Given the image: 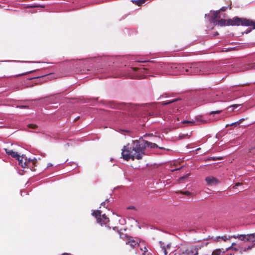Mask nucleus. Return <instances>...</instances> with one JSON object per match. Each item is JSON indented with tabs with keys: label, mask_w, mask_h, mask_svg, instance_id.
I'll use <instances>...</instances> for the list:
<instances>
[{
	"label": "nucleus",
	"mask_w": 255,
	"mask_h": 255,
	"mask_svg": "<svg viewBox=\"0 0 255 255\" xmlns=\"http://www.w3.org/2000/svg\"><path fill=\"white\" fill-rule=\"evenodd\" d=\"M4 150L7 155H10L13 158H14L16 159L17 158H19L20 155L17 152L14 151L13 150L8 148H4Z\"/></svg>",
	"instance_id": "1a4fd4ad"
},
{
	"label": "nucleus",
	"mask_w": 255,
	"mask_h": 255,
	"mask_svg": "<svg viewBox=\"0 0 255 255\" xmlns=\"http://www.w3.org/2000/svg\"><path fill=\"white\" fill-rule=\"evenodd\" d=\"M252 26V29H255V21L251 19L240 18L235 16L232 19H227V26Z\"/></svg>",
	"instance_id": "f03ea898"
},
{
	"label": "nucleus",
	"mask_w": 255,
	"mask_h": 255,
	"mask_svg": "<svg viewBox=\"0 0 255 255\" xmlns=\"http://www.w3.org/2000/svg\"><path fill=\"white\" fill-rule=\"evenodd\" d=\"M222 110H218L215 111H212L210 113V115H214V114H218L222 113Z\"/></svg>",
	"instance_id": "412c9836"
},
{
	"label": "nucleus",
	"mask_w": 255,
	"mask_h": 255,
	"mask_svg": "<svg viewBox=\"0 0 255 255\" xmlns=\"http://www.w3.org/2000/svg\"><path fill=\"white\" fill-rule=\"evenodd\" d=\"M212 159L213 160H215L216 159L215 158H214V157H212Z\"/></svg>",
	"instance_id": "4c0bfd02"
},
{
	"label": "nucleus",
	"mask_w": 255,
	"mask_h": 255,
	"mask_svg": "<svg viewBox=\"0 0 255 255\" xmlns=\"http://www.w3.org/2000/svg\"><path fill=\"white\" fill-rule=\"evenodd\" d=\"M214 24L215 25H219L220 26H227V20L225 19L217 20L215 23Z\"/></svg>",
	"instance_id": "4468645a"
},
{
	"label": "nucleus",
	"mask_w": 255,
	"mask_h": 255,
	"mask_svg": "<svg viewBox=\"0 0 255 255\" xmlns=\"http://www.w3.org/2000/svg\"><path fill=\"white\" fill-rule=\"evenodd\" d=\"M247 236H248V235L238 234L237 235L232 236V237L234 238L235 239H238L240 241H243L244 243H243L244 244V243H245L246 242H247Z\"/></svg>",
	"instance_id": "ddd939ff"
},
{
	"label": "nucleus",
	"mask_w": 255,
	"mask_h": 255,
	"mask_svg": "<svg viewBox=\"0 0 255 255\" xmlns=\"http://www.w3.org/2000/svg\"><path fill=\"white\" fill-rule=\"evenodd\" d=\"M163 250H164V254H165V255H167V251H166V249H165V248H163Z\"/></svg>",
	"instance_id": "473e14b6"
},
{
	"label": "nucleus",
	"mask_w": 255,
	"mask_h": 255,
	"mask_svg": "<svg viewBox=\"0 0 255 255\" xmlns=\"http://www.w3.org/2000/svg\"><path fill=\"white\" fill-rule=\"evenodd\" d=\"M134 208L133 207H129V209H134Z\"/></svg>",
	"instance_id": "58836bf2"
},
{
	"label": "nucleus",
	"mask_w": 255,
	"mask_h": 255,
	"mask_svg": "<svg viewBox=\"0 0 255 255\" xmlns=\"http://www.w3.org/2000/svg\"><path fill=\"white\" fill-rule=\"evenodd\" d=\"M238 245V243H233L232 244V245L230 247L228 248L227 249V251H229V250H231L233 248H234L235 246H236L237 245Z\"/></svg>",
	"instance_id": "5701e85b"
},
{
	"label": "nucleus",
	"mask_w": 255,
	"mask_h": 255,
	"mask_svg": "<svg viewBox=\"0 0 255 255\" xmlns=\"http://www.w3.org/2000/svg\"><path fill=\"white\" fill-rule=\"evenodd\" d=\"M182 124H189L191 126L195 125H196L195 121H184L182 122Z\"/></svg>",
	"instance_id": "aec40b11"
},
{
	"label": "nucleus",
	"mask_w": 255,
	"mask_h": 255,
	"mask_svg": "<svg viewBox=\"0 0 255 255\" xmlns=\"http://www.w3.org/2000/svg\"><path fill=\"white\" fill-rule=\"evenodd\" d=\"M254 247V245L248 246L247 247H245V249H246V252L248 251L249 250H251Z\"/></svg>",
	"instance_id": "393cba45"
},
{
	"label": "nucleus",
	"mask_w": 255,
	"mask_h": 255,
	"mask_svg": "<svg viewBox=\"0 0 255 255\" xmlns=\"http://www.w3.org/2000/svg\"><path fill=\"white\" fill-rule=\"evenodd\" d=\"M146 0H135V4L138 6H140L143 4Z\"/></svg>",
	"instance_id": "f3484780"
},
{
	"label": "nucleus",
	"mask_w": 255,
	"mask_h": 255,
	"mask_svg": "<svg viewBox=\"0 0 255 255\" xmlns=\"http://www.w3.org/2000/svg\"><path fill=\"white\" fill-rule=\"evenodd\" d=\"M181 193L183 194V195H187V196H189V195H191V193L190 192H189V191L181 192Z\"/></svg>",
	"instance_id": "bb28decb"
},
{
	"label": "nucleus",
	"mask_w": 255,
	"mask_h": 255,
	"mask_svg": "<svg viewBox=\"0 0 255 255\" xmlns=\"http://www.w3.org/2000/svg\"><path fill=\"white\" fill-rule=\"evenodd\" d=\"M142 141V138L138 140H133L130 143L124 146L122 149V155L126 160L129 159H141L145 155L144 144Z\"/></svg>",
	"instance_id": "f257e3e1"
},
{
	"label": "nucleus",
	"mask_w": 255,
	"mask_h": 255,
	"mask_svg": "<svg viewBox=\"0 0 255 255\" xmlns=\"http://www.w3.org/2000/svg\"><path fill=\"white\" fill-rule=\"evenodd\" d=\"M142 141L144 142V150L145 151V149L146 147H149L151 148H159L160 149H163V147H159L156 143H152L146 140H145L142 138Z\"/></svg>",
	"instance_id": "6e6552de"
},
{
	"label": "nucleus",
	"mask_w": 255,
	"mask_h": 255,
	"mask_svg": "<svg viewBox=\"0 0 255 255\" xmlns=\"http://www.w3.org/2000/svg\"><path fill=\"white\" fill-rule=\"evenodd\" d=\"M144 252L142 254L143 255H145V253L147 252V249L145 247H144Z\"/></svg>",
	"instance_id": "7c9ffc66"
},
{
	"label": "nucleus",
	"mask_w": 255,
	"mask_h": 255,
	"mask_svg": "<svg viewBox=\"0 0 255 255\" xmlns=\"http://www.w3.org/2000/svg\"><path fill=\"white\" fill-rule=\"evenodd\" d=\"M203 67L202 63H193L184 65L183 68L188 75H196L202 72Z\"/></svg>",
	"instance_id": "7ed1b4c3"
},
{
	"label": "nucleus",
	"mask_w": 255,
	"mask_h": 255,
	"mask_svg": "<svg viewBox=\"0 0 255 255\" xmlns=\"http://www.w3.org/2000/svg\"><path fill=\"white\" fill-rule=\"evenodd\" d=\"M196 120L197 122H200L201 124H206L207 123V121L204 120L202 119L201 116L197 117Z\"/></svg>",
	"instance_id": "a211bd4d"
},
{
	"label": "nucleus",
	"mask_w": 255,
	"mask_h": 255,
	"mask_svg": "<svg viewBox=\"0 0 255 255\" xmlns=\"http://www.w3.org/2000/svg\"><path fill=\"white\" fill-rule=\"evenodd\" d=\"M101 211L100 210L95 211L92 215L94 216L97 219L98 223L100 224L101 225L108 224L110 222V220L107 217L105 214L101 216Z\"/></svg>",
	"instance_id": "39448f33"
},
{
	"label": "nucleus",
	"mask_w": 255,
	"mask_h": 255,
	"mask_svg": "<svg viewBox=\"0 0 255 255\" xmlns=\"http://www.w3.org/2000/svg\"><path fill=\"white\" fill-rule=\"evenodd\" d=\"M31 71H29V72H26L25 74H26V73H31Z\"/></svg>",
	"instance_id": "a19ab883"
},
{
	"label": "nucleus",
	"mask_w": 255,
	"mask_h": 255,
	"mask_svg": "<svg viewBox=\"0 0 255 255\" xmlns=\"http://www.w3.org/2000/svg\"><path fill=\"white\" fill-rule=\"evenodd\" d=\"M28 127L31 128L35 129L37 128V126L35 124H29Z\"/></svg>",
	"instance_id": "b1692460"
},
{
	"label": "nucleus",
	"mask_w": 255,
	"mask_h": 255,
	"mask_svg": "<svg viewBox=\"0 0 255 255\" xmlns=\"http://www.w3.org/2000/svg\"><path fill=\"white\" fill-rule=\"evenodd\" d=\"M120 238L126 242V245H129L133 249L139 246L138 239L135 240L132 237L126 234H121Z\"/></svg>",
	"instance_id": "20e7f679"
},
{
	"label": "nucleus",
	"mask_w": 255,
	"mask_h": 255,
	"mask_svg": "<svg viewBox=\"0 0 255 255\" xmlns=\"http://www.w3.org/2000/svg\"><path fill=\"white\" fill-rule=\"evenodd\" d=\"M24 157L23 156H19V158H17V160L18 161V164L20 165L22 168H25L26 166H29L31 164L34 166H36V163H37V161L36 160H29L27 161L26 159H24V161L23 160Z\"/></svg>",
	"instance_id": "423d86ee"
},
{
	"label": "nucleus",
	"mask_w": 255,
	"mask_h": 255,
	"mask_svg": "<svg viewBox=\"0 0 255 255\" xmlns=\"http://www.w3.org/2000/svg\"><path fill=\"white\" fill-rule=\"evenodd\" d=\"M238 124H239L238 122L233 123L230 125V126H237Z\"/></svg>",
	"instance_id": "c756f323"
},
{
	"label": "nucleus",
	"mask_w": 255,
	"mask_h": 255,
	"mask_svg": "<svg viewBox=\"0 0 255 255\" xmlns=\"http://www.w3.org/2000/svg\"><path fill=\"white\" fill-rule=\"evenodd\" d=\"M200 247L195 246L191 248L190 250L187 251L188 255H198V250Z\"/></svg>",
	"instance_id": "f8f14e48"
},
{
	"label": "nucleus",
	"mask_w": 255,
	"mask_h": 255,
	"mask_svg": "<svg viewBox=\"0 0 255 255\" xmlns=\"http://www.w3.org/2000/svg\"><path fill=\"white\" fill-rule=\"evenodd\" d=\"M178 100V99H174L173 100H170V101H166V102H163L162 103V105H166L174 103Z\"/></svg>",
	"instance_id": "6ab92c4d"
},
{
	"label": "nucleus",
	"mask_w": 255,
	"mask_h": 255,
	"mask_svg": "<svg viewBox=\"0 0 255 255\" xmlns=\"http://www.w3.org/2000/svg\"><path fill=\"white\" fill-rule=\"evenodd\" d=\"M222 251L220 249H216L212 253L211 255H221Z\"/></svg>",
	"instance_id": "dca6fc26"
},
{
	"label": "nucleus",
	"mask_w": 255,
	"mask_h": 255,
	"mask_svg": "<svg viewBox=\"0 0 255 255\" xmlns=\"http://www.w3.org/2000/svg\"><path fill=\"white\" fill-rule=\"evenodd\" d=\"M79 118V117L76 118V119H75V121L77 120Z\"/></svg>",
	"instance_id": "ea45409f"
},
{
	"label": "nucleus",
	"mask_w": 255,
	"mask_h": 255,
	"mask_svg": "<svg viewBox=\"0 0 255 255\" xmlns=\"http://www.w3.org/2000/svg\"><path fill=\"white\" fill-rule=\"evenodd\" d=\"M109 202V200L108 199H106L105 200V201H104L101 203V205L104 206V207H105L106 202Z\"/></svg>",
	"instance_id": "c85d7f7f"
},
{
	"label": "nucleus",
	"mask_w": 255,
	"mask_h": 255,
	"mask_svg": "<svg viewBox=\"0 0 255 255\" xmlns=\"http://www.w3.org/2000/svg\"><path fill=\"white\" fill-rule=\"evenodd\" d=\"M242 185V183H240V182H238V183H236L235 185L233 187V189H236L237 188L238 186H240Z\"/></svg>",
	"instance_id": "a878e982"
},
{
	"label": "nucleus",
	"mask_w": 255,
	"mask_h": 255,
	"mask_svg": "<svg viewBox=\"0 0 255 255\" xmlns=\"http://www.w3.org/2000/svg\"><path fill=\"white\" fill-rule=\"evenodd\" d=\"M180 168H177V169H173V170H172V171H175V170H179Z\"/></svg>",
	"instance_id": "c9c22d12"
},
{
	"label": "nucleus",
	"mask_w": 255,
	"mask_h": 255,
	"mask_svg": "<svg viewBox=\"0 0 255 255\" xmlns=\"http://www.w3.org/2000/svg\"><path fill=\"white\" fill-rule=\"evenodd\" d=\"M220 13V10H216L214 11L213 15L211 18V21L213 23H215V22L217 21L218 18H220V16L219 14Z\"/></svg>",
	"instance_id": "9b49d317"
},
{
	"label": "nucleus",
	"mask_w": 255,
	"mask_h": 255,
	"mask_svg": "<svg viewBox=\"0 0 255 255\" xmlns=\"http://www.w3.org/2000/svg\"><path fill=\"white\" fill-rule=\"evenodd\" d=\"M231 238H232V236L231 237L229 236V237L227 238V237L226 236H222L221 237H218V238H221L223 240H224V241H226L227 240L230 239Z\"/></svg>",
	"instance_id": "4be33fe9"
},
{
	"label": "nucleus",
	"mask_w": 255,
	"mask_h": 255,
	"mask_svg": "<svg viewBox=\"0 0 255 255\" xmlns=\"http://www.w3.org/2000/svg\"><path fill=\"white\" fill-rule=\"evenodd\" d=\"M228 7L227 6H223L222 8H221L219 10H220L221 11H225L227 10Z\"/></svg>",
	"instance_id": "cd10ccee"
},
{
	"label": "nucleus",
	"mask_w": 255,
	"mask_h": 255,
	"mask_svg": "<svg viewBox=\"0 0 255 255\" xmlns=\"http://www.w3.org/2000/svg\"><path fill=\"white\" fill-rule=\"evenodd\" d=\"M231 5V2H230V5H229L230 9H231V8H232Z\"/></svg>",
	"instance_id": "e433bc0d"
},
{
	"label": "nucleus",
	"mask_w": 255,
	"mask_h": 255,
	"mask_svg": "<svg viewBox=\"0 0 255 255\" xmlns=\"http://www.w3.org/2000/svg\"><path fill=\"white\" fill-rule=\"evenodd\" d=\"M19 107L21 108H27L28 106H21Z\"/></svg>",
	"instance_id": "72a5a7b5"
},
{
	"label": "nucleus",
	"mask_w": 255,
	"mask_h": 255,
	"mask_svg": "<svg viewBox=\"0 0 255 255\" xmlns=\"http://www.w3.org/2000/svg\"><path fill=\"white\" fill-rule=\"evenodd\" d=\"M240 105H239V104H235V105H233L232 106V107H234V108H237Z\"/></svg>",
	"instance_id": "2f4dec72"
},
{
	"label": "nucleus",
	"mask_w": 255,
	"mask_h": 255,
	"mask_svg": "<svg viewBox=\"0 0 255 255\" xmlns=\"http://www.w3.org/2000/svg\"><path fill=\"white\" fill-rule=\"evenodd\" d=\"M52 166V164H51V163H49V164H48V167H50V166Z\"/></svg>",
	"instance_id": "f704fd0d"
},
{
	"label": "nucleus",
	"mask_w": 255,
	"mask_h": 255,
	"mask_svg": "<svg viewBox=\"0 0 255 255\" xmlns=\"http://www.w3.org/2000/svg\"><path fill=\"white\" fill-rule=\"evenodd\" d=\"M247 242L254 243L255 241V234H248Z\"/></svg>",
	"instance_id": "2eb2a0df"
},
{
	"label": "nucleus",
	"mask_w": 255,
	"mask_h": 255,
	"mask_svg": "<svg viewBox=\"0 0 255 255\" xmlns=\"http://www.w3.org/2000/svg\"><path fill=\"white\" fill-rule=\"evenodd\" d=\"M207 184L210 186L215 185L219 183V181L213 176H208L205 178Z\"/></svg>",
	"instance_id": "0eeeda50"
},
{
	"label": "nucleus",
	"mask_w": 255,
	"mask_h": 255,
	"mask_svg": "<svg viewBox=\"0 0 255 255\" xmlns=\"http://www.w3.org/2000/svg\"><path fill=\"white\" fill-rule=\"evenodd\" d=\"M231 250H233L234 251H240L241 253L243 252H246V249H245L244 245L243 243H238V245L236 246H235Z\"/></svg>",
	"instance_id": "9d476101"
}]
</instances>
